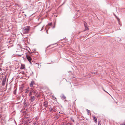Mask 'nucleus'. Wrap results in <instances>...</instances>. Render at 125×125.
<instances>
[{
	"mask_svg": "<svg viewBox=\"0 0 125 125\" xmlns=\"http://www.w3.org/2000/svg\"><path fill=\"white\" fill-rule=\"evenodd\" d=\"M29 52V54L26 55V57L29 62L31 64H32L31 61L32 60V57H33V55H34L35 54V53H33V54H31L30 52Z\"/></svg>",
	"mask_w": 125,
	"mask_h": 125,
	"instance_id": "f257e3e1",
	"label": "nucleus"
},
{
	"mask_svg": "<svg viewBox=\"0 0 125 125\" xmlns=\"http://www.w3.org/2000/svg\"><path fill=\"white\" fill-rule=\"evenodd\" d=\"M30 26L25 27L22 29V32L23 34H27L29 33L30 30Z\"/></svg>",
	"mask_w": 125,
	"mask_h": 125,
	"instance_id": "f03ea898",
	"label": "nucleus"
},
{
	"mask_svg": "<svg viewBox=\"0 0 125 125\" xmlns=\"http://www.w3.org/2000/svg\"><path fill=\"white\" fill-rule=\"evenodd\" d=\"M35 97L33 96H31V98L30 99L31 102H33L35 100Z\"/></svg>",
	"mask_w": 125,
	"mask_h": 125,
	"instance_id": "7ed1b4c3",
	"label": "nucleus"
},
{
	"mask_svg": "<svg viewBox=\"0 0 125 125\" xmlns=\"http://www.w3.org/2000/svg\"><path fill=\"white\" fill-rule=\"evenodd\" d=\"M43 104V106L45 107H47L48 106V103L47 101L45 102Z\"/></svg>",
	"mask_w": 125,
	"mask_h": 125,
	"instance_id": "20e7f679",
	"label": "nucleus"
},
{
	"mask_svg": "<svg viewBox=\"0 0 125 125\" xmlns=\"http://www.w3.org/2000/svg\"><path fill=\"white\" fill-rule=\"evenodd\" d=\"M6 80V78L3 79V80L2 82V86H4L5 85Z\"/></svg>",
	"mask_w": 125,
	"mask_h": 125,
	"instance_id": "39448f33",
	"label": "nucleus"
},
{
	"mask_svg": "<svg viewBox=\"0 0 125 125\" xmlns=\"http://www.w3.org/2000/svg\"><path fill=\"white\" fill-rule=\"evenodd\" d=\"M31 90H32V92H33V93L34 94H36V95H37V94L38 93L37 91L36 90H33L32 88H31Z\"/></svg>",
	"mask_w": 125,
	"mask_h": 125,
	"instance_id": "423d86ee",
	"label": "nucleus"
},
{
	"mask_svg": "<svg viewBox=\"0 0 125 125\" xmlns=\"http://www.w3.org/2000/svg\"><path fill=\"white\" fill-rule=\"evenodd\" d=\"M84 24L85 28V30H88V28L87 25V23L85 22H84Z\"/></svg>",
	"mask_w": 125,
	"mask_h": 125,
	"instance_id": "0eeeda50",
	"label": "nucleus"
},
{
	"mask_svg": "<svg viewBox=\"0 0 125 125\" xmlns=\"http://www.w3.org/2000/svg\"><path fill=\"white\" fill-rule=\"evenodd\" d=\"M93 120L94 121V122L96 123L97 122V119L96 117L94 116V115L93 116Z\"/></svg>",
	"mask_w": 125,
	"mask_h": 125,
	"instance_id": "6e6552de",
	"label": "nucleus"
},
{
	"mask_svg": "<svg viewBox=\"0 0 125 125\" xmlns=\"http://www.w3.org/2000/svg\"><path fill=\"white\" fill-rule=\"evenodd\" d=\"M34 82L33 81L31 82V83H30V86L31 87H32L34 84Z\"/></svg>",
	"mask_w": 125,
	"mask_h": 125,
	"instance_id": "1a4fd4ad",
	"label": "nucleus"
},
{
	"mask_svg": "<svg viewBox=\"0 0 125 125\" xmlns=\"http://www.w3.org/2000/svg\"><path fill=\"white\" fill-rule=\"evenodd\" d=\"M25 68V65L24 64H22L20 67V69H22Z\"/></svg>",
	"mask_w": 125,
	"mask_h": 125,
	"instance_id": "9d476101",
	"label": "nucleus"
},
{
	"mask_svg": "<svg viewBox=\"0 0 125 125\" xmlns=\"http://www.w3.org/2000/svg\"><path fill=\"white\" fill-rule=\"evenodd\" d=\"M32 90L31 89L30 90V92L29 94V96H30L32 94Z\"/></svg>",
	"mask_w": 125,
	"mask_h": 125,
	"instance_id": "9b49d317",
	"label": "nucleus"
},
{
	"mask_svg": "<svg viewBox=\"0 0 125 125\" xmlns=\"http://www.w3.org/2000/svg\"><path fill=\"white\" fill-rule=\"evenodd\" d=\"M53 108H50L49 109V110L51 111H53Z\"/></svg>",
	"mask_w": 125,
	"mask_h": 125,
	"instance_id": "f8f14e48",
	"label": "nucleus"
},
{
	"mask_svg": "<svg viewBox=\"0 0 125 125\" xmlns=\"http://www.w3.org/2000/svg\"><path fill=\"white\" fill-rule=\"evenodd\" d=\"M53 112H56V110L55 109V108H53Z\"/></svg>",
	"mask_w": 125,
	"mask_h": 125,
	"instance_id": "ddd939ff",
	"label": "nucleus"
},
{
	"mask_svg": "<svg viewBox=\"0 0 125 125\" xmlns=\"http://www.w3.org/2000/svg\"><path fill=\"white\" fill-rule=\"evenodd\" d=\"M53 99L54 100H55L56 99V98L55 97H53Z\"/></svg>",
	"mask_w": 125,
	"mask_h": 125,
	"instance_id": "4468645a",
	"label": "nucleus"
},
{
	"mask_svg": "<svg viewBox=\"0 0 125 125\" xmlns=\"http://www.w3.org/2000/svg\"><path fill=\"white\" fill-rule=\"evenodd\" d=\"M26 90H27V91L26 92H25V93H28V89H26Z\"/></svg>",
	"mask_w": 125,
	"mask_h": 125,
	"instance_id": "2eb2a0df",
	"label": "nucleus"
},
{
	"mask_svg": "<svg viewBox=\"0 0 125 125\" xmlns=\"http://www.w3.org/2000/svg\"><path fill=\"white\" fill-rule=\"evenodd\" d=\"M67 125H71L70 123H68L67 124Z\"/></svg>",
	"mask_w": 125,
	"mask_h": 125,
	"instance_id": "dca6fc26",
	"label": "nucleus"
},
{
	"mask_svg": "<svg viewBox=\"0 0 125 125\" xmlns=\"http://www.w3.org/2000/svg\"><path fill=\"white\" fill-rule=\"evenodd\" d=\"M98 125H101L100 122L99 121L98 122Z\"/></svg>",
	"mask_w": 125,
	"mask_h": 125,
	"instance_id": "f3484780",
	"label": "nucleus"
},
{
	"mask_svg": "<svg viewBox=\"0 0 125 125\" xmlns=\"http://www.w3.org/2000/svg\"><path fill=\"white\" fill-rule=\"evenodd\" d=\"M48 25L50 26H51L52 25V24L51 23H49L48 24Z\"/></svg>",
	"mask_w": 125,
	"mask_h": 125,
	"instance_id": "a211bd4d",
	"label": "nucleus"
},
{
	"mask_svg": "<svg viewBox=\"0 0 125 125\" xmlns=\"http://www.w3.org/2000/svg\"><path fill=\"white\" fill-rule=\"evenodd\" d=\"M103 90H104L105 92H106V93H107L108 94V93L105 90H104V89H103Z\"/></svg>",
	"mask_w": 125,
	"mask_h": 125,
	"instance_id": "6ab92c4d",
	"label": "nucleus"
},
{
	"mask_svg": "<svg viewBox=\"0 0 125 125\" xmlns=\"http://www.w3.org/2000/svg\"><path fill=\"white\" fill-rule=\"evenodd\" d=\"M71 119L72 120L73 122H74V120L72 118H71Z\"/></svg>",
	"mask_w": 125,
	"mask_h": 125,
	"instance_id": "aec40b11",
	"label": "nucleus"
},
{
	"mask_svg": "<svg viewBox=\"0 0 125 125\" xmlns=\"http://www.w3.org/2000/svg\"><path fill=\"white\" fill-rule=\"evenodd\" d=\"M22 74H24V72H22Z\"/></svg>",
	"mask_w": 125,
	"mask_h": 125,
	"instance_id": "412c9836",
	"label": "nucleus"
},
{
	"mask_svg": "<svg viewBox=\"0 0 125 125\" xmlns=\"http://www.w3.org/2000/svg\"><path fill=\"white\" fill-rule=\"evenodd\" d=\"M18 55L19 56H21V55Z\"/></svg>",
	"mask_w": 125,
	"mask_h": 125,
	"instance_id": "4be33fe9",
	"label": "nucleus"
},
{
	"mask_svg": "<svg viewBox=\"0 0 125 125\" xmlns=\"http://www.w3.org/2000/svg\"><path fill=\"white\" fill-rule=\"evenodd\" d=\"M36 96H37L38 97H39L40 95H38L37 96L36 95Z\"/></svg>",
	"mask_w": 125,
	"mask_h": 125,
	"instance_id": "5701e85b",
	"label": "nucleus"
},
{
	"mask_svg": "<svg viewBox=\"0 0 125 125\" xmlns=\"http://www.w3.org/2000/svg\"><path fill=\"white\" fill-rule=\"evenodd\" d=\"M16 91V90H15V91ZM13 93L14 94H15V91H14V92H13Z\"/></svg>",
	"mask_w": 125,
	"mask_h": 125,
	"instance_id": "b1692460",
	"label": "nucleus"
},
{
	"mask_svg": "<svg viewBox=\"0 0 125 125\" xmlns=\"http://www.w3.org/2000/svg\"><path fill=\"white\" fill-rule=\"evenodd\" d=\"M1 115L0 114V118L1 117Z\"/></svg>",
	"mask_w": 125,
	"mask_h": 125,
	"instance_id": "393cba45",
	"label": "nucleus"
},
{
	"mask_svg": "<svg viewBox=\"0 0 125 125\" xmlns=\"http://www.w3.org/2000/svg\"><path fill=\"white\" fill-rule=\"evenodd\" d=\"M92 74H94L95 73H94V72H92Z\"/></svg>",
	"mask_w": 125,
	"mask_h": 125,
	"instance_id": "a878e982",
	"label": "nucleus"
},
{
	"mask_svg": "<svg viewBox=\"0 0 125 125\" xmlns=\"http://www.w3.org/2000/svg\"><path fill=\"white\" fill-rule=\"evenodd\" d=\"M34 125H37L36 124V123L35 124H34Z\"/></svg>",
	"mask_w": 125,
	"mask_h": 125,
	"instance_id": "bb28decb",
	"label": "nucleus"
},
{
	"mask_svg": "<svg viewBox=\"0 0 125 125\" xmlns=\"http://www.w3.org/2000/svg\"><path fill=\"white\" fill-rule=\"evenodd\" d=\"M46 32L47 33L48 32L47 31H46Z\"/></svg>",
	"mask_w": 125,
	"mask_h": 125,
	"instance_id": "cd10ccee",
	"label": "nucleus"
}]
</instances>
